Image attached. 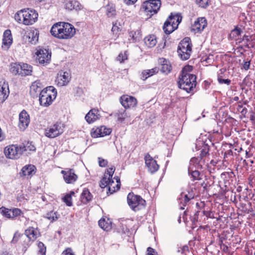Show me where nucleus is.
Instances as JSON below:
<instances>
[{"label": "nucleus", "mask_w": 255, "mask_h": 255, "mask_svg": "<svg viewBox=\"0 0 255 255\" xmlns=\"http://www.w3.org/2000/svg\"><path fill=\"white\" fill-rule=\"evenodd\" d=\"M93 195L87 188H84L81 195V201L84 204H87L92 199Z\"/></svg>", "instance_id": "nucleus-28"}, {"label": "nucleus", "mask_w": 255, "mask_h": 255, "mask_svg": "<svg viewBox=\"0 0 255 255\" xmlns=\"http://www.w3.org/2000/svg\"><path fill=\"white\" fill-rule=\"evenodd\" d=\"M28 117V115L24 111L21 112L19 114L18 127L22 130H24L28 126L29 123Z\"/></svg>", "instance_id": "nucleus-18"}, {"label": "nucleus", "mask_w": 255, "mask_h": 255, "mask_svg": "<svg viewBox=\"0 0 255 255\" xmlns=\"http://www.w3.org/2000/svg\"><path fill=\"white\" fill-rule=\"evenodd\" d=\"M65 7L69 10H80L83 8V5L76 0H67L65 2Z\"/></svg>", "instance_id": "nucleus-22"}, {"label": "nucleus", "mask_w": 255, "mask_h": 255, "mask_svg": "<svg viewBox=\"0 0 255 255\" xmlns=\"http://www.w3.org/2000/svg\"><path fill=\"white\" fill-rule=\"evenodd\" d=\"M218 81L220 84H226L227 85H230L231 83V81L230 79H223V77L220 74H218Z\"/></svg>", "instance_id": "nucleus-44"}, {"label": "nucleus", "mask_w": 255, "mask_h": 255, "mask_svg": "<svg viewBox=\"0 0 255 255\" xmlns=\"http://www.w3.org/2000/svg\"><path fill=\"white\" fill-rule=\"evenodd\" d=\"M147 254L146 255H157V253L154 249L151 247H148L147 249Z\"/></svg>", "instance_id": "nucleus-55"}, {"label": "nucleus", "mask_w": 255, "mask_h": 255, "mask_svg": "<svg viewBox=\"0 0 255 255\" xmlns=\"http://www.w3.org/2000/svg\"><path fill=\"white\" fill-rule=\"evenodd\" d=\"M37 60L39 64H47L51 60V52L46 49H40L37 52Z\"/></svg>", "instance_id": "nucleus-11"}, {"label": "nucleus", "mask_w": 255, "mask_h": 255, "mask_svg": "<svg viewBox=\"0 0 255 255\" xmlns=\"http://www.w3.org/2000/svg\"><path fill=\"white\" fill-rule=\"evenodd\" d=\"M0 213L7 218L11 219V209L2 206L0 208Z\"/></svg>", "instance_id": "nucleus-37"}, {"label": "nucleus", "mask_w": 255, "mask_h": 255, "mask_svg": "<svg viewBox=\"0 0 255 255\" xmlns=\"http://www.w3.org/2000/svg\"><path fill=\"white\" fill-rule=\"evenodd\" d=\"M160 5V0H149L142 3V8L147 13V15L150 17L153 14L157 13Z\"/></svg>", "instance_id": "nucleus-7"}, {"label": "nucleus", "mask_w": 255, "mask_h": 255, "mask_svg": "<svg viewBox=\"0 0 255 255\" xmlns=\"http://www.w3.org/2000/svg\"><path fill=\"white\" fill-rule=\"evenodd\" d=\"M161 65V67L159 68L160 71L163 73L168 74L169 73L172 69L171 66L168 63V61H167L166 59H164L162 62Z\"/></svg>", "instance_id": "nucleus-31"}, {"label": "nucleus", "mask_w": 255, "mask_h": 255, "mask_svg": "<svg viewBox=\"0 0 255 255\" xmlns=\"http://www.w3.org/2000/svg\"><path fill=\"white\" fill-rule=\"evenodd\" d=\"M192 43L189 37H185L179 43L177 52L181 59L183 60L188 59L192 52Z\"/></svg>", "instance_id": "nucleus-5"}, {"label": "nucleus", "mask_w": 255, "mask_h": 255, "mask_svg": "<svg viewBox=\"0 0 255 255\" xmlns=\"http://www.w3.org/2000/svg\"><path fill=\"white\" fill-rule=\"evenodd\" d=\"M250 44L251 45V47L255 49V35L254 36V37H252V38H251V41L250 42Z\"/></svg>", "instance_id": "nucleus-62"}, {"label": "nucleus", "mask_w": 255, "mask_h": 255, "mask_svg": "<svg viewBox=\"0 0 255 255\" xmlns=\"http://www.w3.org/2000/svg\"><path fill=\"white\" fill-rule=\"evenodd\" d=\"M180 196L184 198L183 199V206H185V204L188 202L190 200V198L188 197V196L187 194H185L183 195V193H182L180 195ZM182 197H179V200H181Z\"/></svg>", "instance_id": "nucleus-53"}, {"label": "nucleus", "mask_w": 255, "mask_h": 255, "mask_svg": "<svg viewBox=\"0 0 255 255\" xmlns=\"http://www.w3.org/2000/svg\"><path fill=\"white\" fill-rule=\"evenodd\" d=\"M43 217L49 220H51V221H54L58 219L59 217V215L58 214L57 212L51 211L50 212L47 213Z\"/></svg>", "instance_id": "nucleus-34"}, {"label": "nucleus", "mask_w": 255, "mask_h": 255, "mask_svg": "<svg viewBox=\"0 0 255 255\" xmlns=\"http://www.w3.org/2000/svg\"><path fill=\"white\" fill-rule=\"evenodd\" d=\"M99 165L100 167H105L108 164V161L101 157L98 158Z\"/></svg>", "instance_id": "nucleus-52"}, {"label": "nucleus", "mask_w": 255, "mask_h": 255, "mask_svg": "<svg viewBox=\"0 0 255 255\" xmlns=\"http://www.w3.org/2000/svg\"><path fill=\"white\" fill-rule=\"evenodd\" d=\"M107 15L108 17H112L116 15V9L112 6H107Z\"/></svg>", "instance_id": "nucleus-46"}, {"label": "nucleus", "mask_w": 255, "mask_h": 255, "mask_svg": "<svg viewBox=\"0 0 255 255\" xmlns=\"http://www.w3.org/2000/svg\"><path fill=\"white\" fill-rule=\"evenodd\" d=\"M159 70V68L154 67L151 69H147L143 70L141 75V79L143 80H145L148 77L153 76V75L157 73Z\"/></svg>", "instance_id": "nucleus-26"}, {"label": "nucleus", "mask_w": 255, "mask_h": 255, "mask_svg": "<svg viewBox=\"0 0 255 255\" xmlns=\"http://www.w3.org/2000/svg\"><path fill=\"white\" fill-rule=\"evenodd\" d=\"M188 173L191 175V178H192V181L200 180L201 178L200 177V173L198 170H195L194 171H191L190 169H188Z\"/></svg>", "instance_id": "nucleus-38"}, {"label": "nucleus", "mask_w": 255, "mask_h": 255, "mask_svg": "<svg viewBox=\"0 0 255 255\" xmlns=\"http://www.w3.org/2000/svg\"><path fill=\"white\" fill-rule=\"evenodd\" d=\"M39 32L37 30H31L28 33L29 41L32 44H35L38 41Z\"/></svg>", "instance_id": "nucleus-32"}, {"label": "nucleus", "mask_w": 255, "mask_h": 255, "mask_svg": "<svg viewBox=\"0 0 255 255\" xmlns=\"http://www.w3.org/2000/svg\"><path fill=\"white\" fill-rule=\"evenodd\" d=\"M120 102L125 108H133L136 106L137 100L132 96L124 95L120 98Z\"/></svg>", "instance_id": "nucleus-14"}, {"label": "nucleus", "mask_w": 255, "mask_h": 255, "mask_svg": "<svg viewBox=\"0 0 255 255\" xmlns=\"http://www.w3.org/2000/svg\"><path fill=\"white\" fill-rule=\"evenodd\" d=\"M190 162L191 164H196L201 167V163H204L205 162V160L201 159L199 156L193 157L190 159Z\"/></svg>", "instance_id": "nucleus-40"}, {"label": "nucleus", "mask_w": 255, "mask_h": 255, "mask_svg": "<svg viewBox=\"0 0 255 255\" xmlns=\"http://www.w3.org/2000/svg\"><path fill=\"white\" fill-rule=\"evenodd\" d=\"M25 234L30 240H34L36 238V234H35V231L33 228L26 230Z\"/></svg>", "instance_id": "nucleus-39"}, {"label": "nucleus", "mask_w": 255, "mask_h": 255, "mask_svg": "<svg viewBox=\"0 0 255 255\" xmlns=\"http://www.w3.org/2000/svg\"><path fill=\"white\" fill-rule=\"evenodd\" d=\"M193 70V66L187 65L184 66L182 71H181V76L184 75H192V74L189 73Z\"/></svg>", "instance_id": "nucleus-41"}, {"label": "nucleus", "mask_w": 255, "mask_h": 255, "mask_svg": "<svg viewBox=\"0 0 255 255\" xmlns=\"http://www.w3.org/2000/svg\"><path fill=\"white\" fill-rule=\"evenodd\" d=\"M112 132V129L107 128L105 126H101L97 128L95 130L92 129L91 131V136L94 138L98 137H102L110 134Z\"/></svg>", "instance_id": "nucleus-17"}, {"label": "nucleus", "mask_w": 255, "mask_h": 255, "mask_svg": "<svg viewBox=\"0 0 255 255\" xmlns=\"http://www.w3.org/2000/svg\"><path fill=\"white\" fill-rule=\"evenodd\" d=\"M63 255H75L71 248H67L62 253Z\"/></svg>", "instance_id": "nucleus-58"}, {"label": "nucleus", "mask_w": 255, "mask_h": 255, "mask_svg": "<svg viewBox=\"0 0 255 255\" xmlns=\"http://www.w3.org/2000/svg\"><path fill=\"white\" fill-rule=\"evenodd\" d=\"M196 151L200 150L199 157L201 159L204 160V158L209 155V146L208 144H196Z\"/></svg>", "instance_id": "nucleus-24"}, {"label": "nucleus", "mask_w": 255, "mask_h": 255, "mask_svg": "<svg viewBox=\"0 0 255 255\" xmlns=\"http://www.w3.org/2000/svg\"><path fill=\"white\" fill-rule=\"evenodd\" d=\"M62 201L66 204L68 206H72L73 204L72 202V197H70V195L66 194L62 198Z\"/></svg>", "instance_id": "nucleus-43"}, {"label": "nucleus", "mask_w": 255, "mask_h": 255, "mask_svg": "<svg viewBox=\"0 0 255 255\" xmlns=\"http://www.w3.org/2000/svg\"><path fill=\"white\" fill-rule=\"evenodd\" d=\"M37 246L39 248V253L42 255H45L46 248L44 244L41 242H39Z\"/></svg>", "instance_id": "nucleus-47"}, {"label": "nucleus", "mask_w": 255, "mask_h": 255, "mask_svg": "<svg viewBox=\"0 0 255 255\" xmlns=\"http://www.w3.org/2000/svg\"><path fill=\"white\" fill-rule=\"evenodd\" d=\"M127 201L131 209L136 212L141 210L145 206V200L141 196L129 193L127 196Z\"/></svg>", "instance_id": "nucleus-6"}, {"label": "nucleus", "mask_w": 255, "mask_h": 255, "mask_svg": "<svg viewBox=\"0 0 255 255\" xmlns=\"http://www.w3.org/2000/svg\"><path fill=\"white\" fill-rule=\"evenodd\" d=\"M199 213V211H197L194 215V217L193 218L192 221L193 222H197L198 220V215Z\"/></svg>", "instance_id": "nucleus-63"}, {"label": "nucleus", "mask_w": 255, "mask_h": 255, "mask_svg": "<svg viewBox=\"0 0 255 255\" xmlns=\"http://www.w3.org/2000/svg\"><path fill=\"white\" fill-rule=\"evenodd\" d=\"M36 168L35 166L32 164H28L22 167L20 172V174L23 176H27L31 177L36 173Z\"/></svg>", "instance_id": "nucleus-25"}, {"label": "nucleus", "mask_w": 255, "mask_h": 255, "mask_svg": "<svg viewBox=\"0 0 255 255\" xmlns=\"http://www.w3.org/2000/svg\"><path fill=\"white\" fill-rule=\"evenodd\" d=\"M4 153L7 158L15 159L22 154V151L18 144H9L4 148Z\"/></svg>", "instance_id": "nucleus-8"}, {"label": "nucleus", "mask_w": 255, "mask_h": 255, "mask_svg": "<svg viewBox=\"0 0 255 255\" xmlns=\"http://www.w3.org/2000/svg\"><path fill=\"white\" fill-rule=\"evenodd\" d=\"M145 163L148 168V171L151 173H154L159 169V165L156 161L148 154H146L144 157Z\"/></svg>", "instance_id": "nucleus-12"}, {"label": "nucleus", "mask_w": 255, "mask_h": 255, "mask_svg": "<svg viewBox=\"0 0 255 255\" xmlns=\"http://www.w3.org/2000/svg\"><path fill=\"white\" fill-rule=\"evenodd\" d=\"M115 171V167L114 166L111 167L109 169H107V171L105 172V174L106 175H108V177L112 179V177L113 174Z\"/></svg>", "instance_id": "nucleus-50"}, {"label": "nucleus", "mask_w": 255, "mask_h": 255, "mask_svg": "<svg viewBox=\"0 0 255 255\" xmlns=\"http://www.w3.org/2000/svg\"><path fill=\"white\" fill-rule=\"evenodd\" d=\"M24 12V9L18 11L14 15L15 20L19 23H22V15Z\"/></svg>", "instance_id": "nucleus-42"}, {"label": "nucleus", "mask_w": 255, "mask_h": 255, "mask_svg": "<svg viewBox=\"0 0 255 255\" xmlns=\"http://www.w3.org/2000/svg\"><path fill=\"white\" fill-rule=\"evenodd\" d=\"M227 175H228V177L230 178H232L235 176L234 172L232 171H230V172H225L222 173L221 177L223 178V176H225L226 178Z\"/></svg>", "instance_id": "nucleus-56"}, {"label": "nucleus", "mask_w": 255, "mask_h": 255, "mask_svg": "<svg viewBox=\"0 0 255 255\" xmlns=\"http://www.w3.org/2000/svg\"><path fill=\"white\" fill-rule=\"evenodd\" d=\"M209 0H196V3L199 5V6L206 8L208 5Z\"/></svg>", "instance_id": "nucleus-45"}, {"label": "nucleus", "mask_w": 255, "mask_h": 255, "mask_svg": "<svg viewBox=\"0 0 255 255\" xmlns=\"http://www.w3.org/2000/svg\"><path fill=\"white\" fill-rule=\"evenodd\" d=\"M118 60L120 61L121 62H124L125 60L128 59L127 55L125 53L123 54V53H120L117 57Z\"/></svg>", "instance_id": "nucleus-54"}, {"label": "nucleus", "mask_w": 255, "mask_h": 255, "mask_svg": "<svg viewBox=\"0 0 255 255\" xmlns=\"http://www.w3.org/2000/svg\"><path fill=\"white\" fill-rule=\"evenodd\" d=\"M113 183H114L113 180L107 177V175L106 174H104V176L101 180L100 186L102 188H104L108 186V191L107 192V194H109V193H110V194H112L115 192L116 190L115 187H113V189L111 188Z\"/></svg>", "instance_id": "nucleus-15"}, {"label": "nucleus", "mask_w": 255, "mask_h": 255, "mask_svg": "<svg viewBox=\"0 0 255 255\" xmlns=\"http://www.w3.org/2000/svg\"><path fill=\"white\" fill-rule=\"evenodd\" d=\"M64 128V124L61 122H57L46 131L45 135L48 137H55L63 132Z\"/></svg>", "instance_id": "nucleus-10"}, {"label": "nucleus", "mask_w": 255, "mask_h": 255, "mask_svg": "<svg viewBox=\"0 0 255 255\" xmlns=\"http://www.w3.org/2000/svg\"><path fill=\"white\" fill-rule=\"evenodd\" d=\"M21 64H17L13 63L11 65V67L10 69V71L14 75H19L20 68H21V66H20Z\"/></svg>", "instance_id": "nucleus-36"}, {"label": "nucleus", "mask_w": 255, "mask_h": 255, "mask_svg": "<svg viewBox=\"0 0 255 255\" xmlns=\"http://www.w3.org/2000/svg\"><path fill=\"white\" fill-rule=\"evenodd\" d=\"M179 79L178 87L186 91L188 93L193 91L196 86V76L195 75H181Z\"/></svg>", "instance_id": "nucleus-2"}, {"label": "nucleus", "mask_w": 255, "mask_h": 255, "mask_svg": "<svg viewBox=\"0 0 255 255\" xmlns=\"http://www.w3.org/2000/svg\"><path fill=\"white\" fill-rule=\"evenodd\" d=\"M157 42L155 36L154 35H149L144 38V43L148 47H152Z\"/></svg>", "instance_id": "nucleus-33"}, {"label": "nucleus", "mask_w": 255, "mask_h": 255, "mask_svg": "<svg viewBox=\"0 0 255 255\" xmlns=\"http://www.w3.org/2000/svg\"><path fill=\"white\" fill-rule=\"evenodd\" d=\"M254 35H252V36H248V35H245L243 37V40H246V42L248 43V42H251V38H252V37H254Z\"/></svg>", "instance_id": "nucleus-61"}, {"label": "nucleus", "mask_w": 255, "mask_h": 255, "mask_svg": "<svg viewBox=\"0 0 255 255\" xmlns=\"http://www.w3.org/2000/svg\"><path fill=\"white\" fill-rule=\"evenodd\" d=\"M70 77L67 72H61L58 74L56 81L60 86L66 85L69 82Z\"/></svg>", "instance_id": "nucleus-23"}, {"label": "nucleus", "mask_w": 255, "mask_h": 255, "mask_svg": "<svg viewBox=\"0 0 255 255\" xmlns=\"http://www.w3.org/2000/svg\"><path fill=\"white\" fill-rule=\"evenodd\" d=\"M21 68H20V74L21 76H25L30 75L32 72V67L26 63H21L20 64Z\"/></svg>", "instance_id": "nucleus-29"}, {"label": "nucleus", "mask_w": 255, "mask_h": 255, "mask_svg": "<svg viewBox=\"0 0 255 255\" xmlns=\"http://www.w3.org/2000/svg\"><path fill=\"white\" fill-rule=\"evenodd\" d=\"M98 223L99 227L105 231H108L112 228V221L109 218L107 220L105 218H102Z\"/></svg>", "instance_id": "nucleus-27"}, {"label": "nucleus", "mask_w": 255, "mask_h": 255, "mask_svg": "<svg viewBox=\"0 0 255 255\" xmlns=\"http://www.w3.org/2000/svg\"><path fill=\"white\" fill-rule=\"evenodd\" d=\"M38 13L32 9H24L22 15V23L26 25H32L35 23L38 18Z\"/></svg>", "instance_id": "nucleus-9"}, {"label": "nucleus", "mask_w": 255, "mask_h": 255, "mask_svg": "<svg viewBox=\"0 0 255 255\" xmlns=\"http://www.w3.org/2000/svg\"><path fill=\"white\" fill-rule=\"evenodd\" d=\"M234 32H236L237 35H241L242 30L240 28L236 27L234 30Z\"/></svg>", "instance_id": "nucleus-64"}, {"label": "nucleus", "mask_w": 255, "mask_h": 255, "mask_svg": "<svg viewBox=\"0 0 255 255\" xmlns=\"http://www.w3.org/2000/svg\"><path fill=\"white\" fill-rule=\"evenodd\" d=\"M120 29V27H119V26L117 25V22H115V23H113V27H112V31L113 32H118Z\"/></svg>", "instance_id": "nucleus-59"}, {"label": "nucleus", "mask_w": 255, "mask_h": 255, "mask_svg": "<svg viewBox=\"0 0 255 255\" xmlns=\"http://www.w3.org/2000/svg\"><path fill=\"white\" fill-rule=\"evenodd\" d=\"M21 150L22 151V154L28 155L30 154L31 151H34L36 147L34 144H19Z\"/></svg>", "instance_id": "nucleus-30"}, {"label": "nucleus", "mask_w": 255, "mask_h": 255, "mask_svg": "<svg viewBox=\"0 0 255 255\" xmlns=\"http://www.w3.org/2000/svg\"><path fill=\"white\" fill-rule=\"evenodd\" d=\"M42 85L39 81L33 82L30 87V94L33 97H37L43 90Z\"/></svg>", "instance_id": "nucleus-19"}, {"label": "nucleus", "mask_w": 255, "mask_h": 255, "mask_svg": "<svg viewBox=\"0 0 255 255\" xmlns=\"http://www.w3.org/2000/svg\"><path fill=\"white\" fill-rule=\"evenodd\" d=\"M75 32L74 26L65 22L55 23L50 30V33L53 36L60 39H70L74 36Z\"/></svg>", "instance_id": "nucleus-1"}, {"label": "nucleus", "mask_w": 255, "mask_h": 255, "mask_svg": "<svg viewBox=\"0 0 255 255\" xmlns=\"http://www.w3.org/2000/svg\"><path fill=\"white\" fill-rule=\"evenodd\" d=\"M12 43V37L11 31L9 29H6L4 31L2 38V47L8 49Z\"/></svg>", "instance_id": "nucleus-21"}, {"label": "nucleus", "mask_w": 255, "mask_h": 255, "mask_svg": "<svg viewBox=\"0 0 255 255\" xmlns=\"http://www.w3.org/2000/svg\"><path fill=\"white\" fill-rule=\"evenodd\" d=\"M251 64L250 60L244 61L243 63L242 64V69H244L245 70H248L250 69Z\"/></svg>", "instance_id": "nucleus-51"}, {"label": "nucleus", "mask_w": 255, "mask_h": 255, "mask_svg": "<svg viewBox=\"0 0 255 255\" xmlns=\"http://www.w3.org/2000/svg\"><path fill=\"white\" fill-rule=\"evenodd\" d=\"M8 97L6 93H0V103H3Z\"/></svg>", "instance_id": "nucleus-57"}, {"label": "nucleus", "mask_w": 255, "mask_h": 255, "mask_svg": "<svg viewBox=\"0 0 255 255\" xmlns=\"http://www.w3.org/2000/svg\"><path fill=\"white\" fill-rule=\"evenodd\" d=\"M11 219H13L18 216H20L22 212L18 208H13L11 209Z\"/></svg>", "instance_id": "nucleus-48"}, {"label": "nucleus", "mask_w": 255, "mask_h": 255, "mask_svg": "<svg viewBox=\"0 0 255 255\" xmlns=\"http://www.w3.org/2000/svg\"><path fill=\"white\" fill-rule=\"evenodd\" d=\"M231 146H232V148L230 149L229 150H228L225 153V156L227 157V155H233V153H235L236 154V153L235 152V151L237 150V148H235L236 146H235L236 144H230Z\"/></svg>", "instance_id": "nucleus-49"}, {"label": "nucleus", "mask_w": 255, "mask_h": 255, "mask_svg": "<svg viewBox=\"0 0 255 255\" xmlns=\"http://www.w3.org/2000/svg\"><path fill=\"white\" fill-rule=\"evenodd\" d=\"M181 20L182 16L180 13H171L163 26L165 33L169 34L176 29Z\"/></svg>", "instance_id": "nucleus-4"}, {"label": "nucleus", "mask_w": 255, "mask_h": 255, "mask_svg": "<svg viewBox=\"0 0 255 255\" xmlns=\"http://www.w3.org/2000/svg\"><path fill=\"white\" fill-rule=\"evenodd\" d=\"M56 94V90L53 86L44 89L39 94V101L40 105L44 107L49 106L55 99Z\"/></svg>", "instance_id": "nucleus-3"}, {"label": "nucleus", "mask_w": 255, "mask_h": 255, "mask_svg": "<svg viewBox=\"0 0 255 255\" xmlns=\"http://www.w3.org/2000/svg\"><path fill=\"white\" fill-rule=\"evenodd\" d=\"M203 212L204 215L205 216H206L207 217L211 218H214V217H213L214 214L212 212L204 211Z\"/></svg>", "instance_id": "nucleus-60"}, {"label": "nucleus", "mask_w": 255, "mask_h": 255, "mask_svg": "<svg viewBox=\"0 0 255 255\" xmlns=\"http://www.w3.org/2000/svg\"><path fill=\"white\" fill-rule=\"evenodd\" d=\"M116 116L117 117L118 121L121 123L127 117V113L126 111L123 109L119 110L118 112L116 113Z\"/></svg>", "instance_id": "nucleus-35"}, {"label": "nucleus", "mask_w": 255, "mask_h": 255, "mask_svg": "<svg viewBox=\"0 0 255 255\" xmlns=\"http://www.w3.org/2000/svg\"><path fill=\"white\" fill-rule=\"evenodd\" d=\"M101 116L98 109H91L85 116V120L89 124H91L99 119Z\"/></svg>", "instance_id": "nucleus-20"}, {"label": "nucleus", "mask_w": 255, "mask_h": 255, "mask_svg": "<svg viewBox=\"0 0 255 255\" xmlns=\"http://www.w3.org/2000/svg\"><path fill=\"white\" fill-rule=\"evenodd\" d=\"M207 24V20L205 17L198 18L192 25V30L195 32H201L206 27Z\"/></svg>", "instance_id": "nucleus-16"}, {"label": "nucleus", "mask_w": 255, "mask_h": 255, "mask_svg": "<svg viewBox=\"0 0 255 255\" xmlns=\"http://www.w3.org/2000/svg\"><path fill=\"white\" fill-rule=\"evenodd\" d=\"M61 173L63 175L64 181L68 184L74 183L77 179L78 176L75 173L73 169H66L65 170H62Z\"/></svg>", "instance_id": "nucleus-13"}]
</instances>
